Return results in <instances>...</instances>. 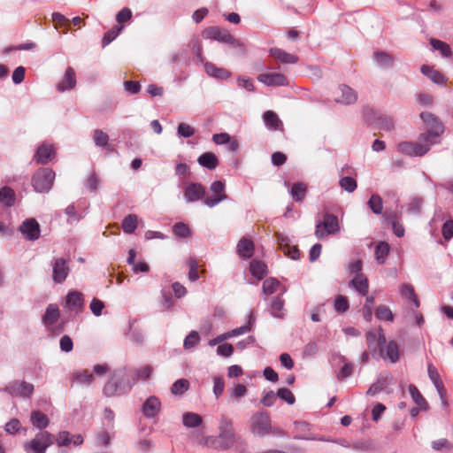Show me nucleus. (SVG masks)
I'll list each match as a JSON object with an SVG mask.
<instances>
[{
  "mask_svg": "<svg viewBox=\"0 0 453 453\" xmlns=\"http://www.w3.org/2000/svg\"><path fill=\"white\" fill-rule=\"evenodd\" d=\"M368 349L374 358L388 359L395 364L400 360L403 351L395 340L387 342L384 329L379 326L365 333Z\"/></svg>",
  "mask_w": 453,
  "mask_h": 453,
  "instance_id": "f257e3e1",
  "label": "nucleus"
},
{
  "mask_svg": "<svg viewBox=\"0 0 453 453\" xmlns=\"http://www.w3.org/2000/svg\"><path fill=\"white\" fill-rule=\"evenodd\" d=\"M363 117L369 125L375 126L378 120H380V116L382 115L381 112L369 107L365 106L363 108Z\"/></svg>",
  "mask_w": 453,
  "mask_h": 453,
  "instance_id": "c03bdc74",
  "label": "nucleus"
},
{
  "mask_svg": "<svg viewBox=\"0 0 453 453\" xmlns=\"http://www.w3.org/2000/svg\"><path fill=\"white\" fill-rule=\"evenodd\" d=\"M409 393L413 400V402L420 407V409H423L424 411H426L428 409V403L426 400L424 398V396L419 392L418 388L414 384H410L408 387Z\"/></svg>",
  "mask_w": 453,
  "mask_h": 453,
  "instance_id": "a19ab883",
  "label": "nucleus"
},
{
  "mask_svg": "<svg viewBox=\"0 0 453 453\" xmlns=\"http://www.w3.org/2000/svg\"><path fill=\"white\" fill-rule=\"evenodd\" d=\"M255 252V243L250 237H242L236 245V254L242 260L251 258Z\"/></svg>",
  "mask_w": 453,
  "mask_h": 453,
  "instance_id": "f3484780",
  "label": "nucleus"
},
{
  "mask_svg": "<svg viewBox=\"0 0 453 453\" xmlns=\"http://www.w3.org/2000/svg\"><path fill=\"white\" fill-rule=\"evenodd\" d=\"M351 449L357 451L368 452L374 449L373 442L372 440H362L354 441Z\"/></svg>",
  "mask_w": 453,
  "mask_h": 453,
  "instance_id": "13d9d810",
  "label": "nucleus"
},
{
  "mask_svg": "<svg viewBox=\"0 0 453 453\" xmlns=\"http://www.w3.org/2000/svg\"><path fill=\"white\" fill-rule=\"evenodd\" d=\"M388 385L387 378L378 379L374 383L368 388L366 394L369 395H376L380 392L383 391Z\"/></svg>",
  "mask_w": 453,
  "mask_h": 453,
  "instance_id": "3c124183",
  "label": "nucleus"
},
{
  "mask_svg": "<svg viewBox=\"0 0 453 453\" xmlns=\"http://www.w3.org/2000/svg\"><path fill=\"white\" fill-rule=\"evenodd\" d=\"M280 282L278 279L270 277L264 280L262 285L263 293L266 296L274 294L280 288Z\"/></svg>",
  "mask_w": 453,
  "mask_h": 453,
  "instance_id": "37998d69",
  "label": "nucleus"
},
{
  "mask_svg": "<svg viewBox=\"0 0 453 453\" xmlns=\"http://www.w3.org/2000/svg\"><path fill=\"white\" fill-rule=\"evenodd\" d=\"M373 59L382 68H391L395 63V58L383 50H375L373 52Z\"/></svg>",
  "mask_w": 453,
  "mask_h": 453,
  "instance_id": "2f4dec72",
  "label": "nucleus"
},
{
  "mask_svg": "<svg viewBox=\"0 0 453 453\" xmlns=\"http://www.w3.org/2000/svg\"><path fill=\"white\" fill-rule=\"evenodd\" d=\"M225 182L222 180H215L211 184L210 189L213 193L212 196L205 197L203 203L209 207H214L221 201L227 198L225 194Z\"/></svg>",
  "mask_w": 453,
  "mask_h": 453,
  "instance_id": "f8f14e48",
  "label": "nucleus"
},
{
  "mask_svg": "<svg viewBox=\"0 0 453 453\" xmlns=\"http://www.w3.org/2000/svg\"><path fill=\"white\" fill-rule=\"evenodd\" d=\"M339 90L342 93V96L340 99H335L337 103L349 105L357 101V93L351 87L346 84H341L339 85Z\"/></svg>",
  "mask_w": 453,
  "mask_h": 453,
  "instance_id": "b1692460",
  "label": "nucleus"
},
{
  "mask_svg": "<svg viewBox=\"0 0 453 453\" xmlns=\"http://www.w3.org/2000/svg\"><path fill=\"white\" fill-rule=\"evenodd\" d=\"M340 187L349 193L354 192L357 188V180L350 176L342 177L339 180Z\"/></svg>",
  "mask_w": 453,
  "mask_h": 453,
  "instance_id": "603ef678",
  "label": "nucleus"
},
{
  "mask_svg": "<svg viewBox=\"0 0 453 453\" xmlns=\"http://www.w3.org/2000/svg\"><path fill=\"white\" fill-rule=\"evenodd\" d=\"M76 83L75 71L72 66H68L62 80L56 85V88L58 92H65L74 88Z\"/></svg>",
  "mask_w": 453,
  "mask_h": 453,
  "instance_id": "6ab92c4d",
  "label": "nucleus"
},
{
  "mask_svg": "<svg viewBox=\"0 0 453 453\" xmlns=\"http://www.w3.org/2000/svg\"><path fill=\"white\" fill-rule=\"evenodd\" d=\"M219 435L228 443L226 446L233 447L234 445L235 434L233 420L225 414H222L219 418Z\"/></svg>",
  "mask_w": 453,
  "mask_h": 453,
  "instance_id": "6e6552de",
  "label": "nucleus"
},
{
  "mask_svg": "<svg viewBox=\"0 0 453 453\" xmlns=\"http://www.w3.org/2000/svg\"><path fill=\"white\" fill-rule=\"evenodd\" d=\"M173 234L178 238H188L192 234L189 226L183 222H177L172 227Z\"/></svg>",
  "mask_w": 453,
  "mask_h": 453,
  "instance_id": "a18cd8bd",
  "label": "nucleus"
},
{
  "mask_svg": "<svg viewBox=\"0 0 453 453\" xmlns=\"http://www.w3.org/2000/svg\"><path fill=\"white\" fill-rule=\"evenodd\" d=\"M390 246L386 242H380L374 250L375 259L380 265H383L386 262L387 257L389 254Z\"/></svg>",
  "mask_w": 453,
  "mask_h": 453,
  "instance_id": "79ce46f5",
  "label": "nucleus"
},
{
  "mask_svg": "<svg viewBox=\"0 0 453 453\" xmlns=\"http://www.w3.org/2000/svg\"><path fill=\"white\" fill-rule=\"evenodd\" d=\"M55 441V436L48 431L37 433L34 439L24 443L26 453H46L47 449Z\"/></svg>",
  "mask_w": 453,
  "mask_h": 453,
  "instance_id": "39448f33",
  "label": "nucleus"
},
{
  "mask_svg": "<svg viewBox=\"0 0 453 453\" xmlns=\"http://www.w3.org/2000/svg\"><path fill=\"white\" fill-rule=\"evenodd\" d=\"M289 192L295 202L302 203L306 197L308 185L303 181L295 182L292 184Z\"/></svg>",
  "mask_w": 453,
  "mask_h": 453,
  "instance_id": "c85d7f7f",
  "label": "nucleus"
},
{
  "mask_svg": "<svg viewBox=\"0 0 453 453\" xmlns=\"http://www.w3.org/2000/svg\"><path fill=\"white\" fill-rule=\"evenodd\" d=\"M65 306L70 311H81L84 308L83 294L77 290L69 291L65 297Z\"/></svg>",
  "mask_w": 453,
  "mask_h": 453,
  "instance_id": "aec40b11",
  "label": "nucleus"
},
{
  "mask_svg": "<svg viewBox=\"0 0 453 453\" xmlns=\"http://www.w3.org/2000/svg\"><path fill=\"white\" fill-rule=\"evenodd\" d=\"M56 156V150L52 144L46 142L41 143L33 156V161L36 165H46Z\"/></svg>",
  "mask_w": 453,
  "mask_h": 453,
  "instance_id": "ddd939ff",
  "label": "nucleus"
},
{
  "mask_svg": "<svg viewBox=\"0 0 453 453\" xmlns=\"http://www.w3.org/2000/svg\"><path fill=\"white\" fill-rule=\"evenodd\" d=\"M429 43L434 50L440 51L441 55L443 58L452 57L453 52L451 50L450 46L447 42L436 38H431L429 40Z\"/></svg>",
  "mask_w": 453,
  "mask_h": 453,
  "instance_id": "58836bf2",
  "label": "nucleus"
},
{
  "mask_svg": "<svg viewBox=\"0 0 453 453\" xmlns=\"http://www.w3.org/2000/svg\"><path fill=\"white\" fill-rule=\"evenodd\" d=\"M187 265L188 266V280L192 282L196 281L199 279L197 261L194 257H189L187 260Z\"/></svg>",
  "mask_w": 453,
  "mask_h": 453,
  "instance_id": "864d4df0",
  "label": "nucleus"
},
{
  "mask_svg": "<svg viewBox=\"0 0 453 453\" xmlns=\"http://www.w3.org/2000/svg\"><path fill=\"white\" fill-rule=\"evenodd\" d=\"M60 317V311L57 304L50 303L47 306L45 313L42 316V323L47 328L56 324Z\"/></svg>",
  "mask_w": 453,
  "mask_h": 453,
  "instance_id": "393cba45",
  "label": "nucleus"
},
{
  "mask_svg": "<svg viewBox=\"0 0 453 453\" xmlns=\"http://www.w3.org/2000/svg\"><path fill=\"white\" fill-rule=\"evenodd\" d=\"M200 342L199 334L196 331H191L184 339L183 346L186 349L196 347Z\"/></svg>",
  "mask_w": 453,
  "mask_h": 453,
  "instance_id": "052dcab7",
  "label": "nucleus"
},
{
  "mask_svg": "<svg viewBox=\"0 0 453 453\" xmlns=\"http://www.w3.org/2000/svg\"><path fill=\"white\" fill-rule=\"evenodd\" d=\"M339 229L338 218L334 214L326 213L323 221L316 226L315 234L318 238H323L326 234H335Z\"/></svg>",
  "mask_w": 453,
  "mask_h": 453,
  "instance_id": "0eeeda50",
  "label": "nucleus"
},
{
  "mask_svg": "<svg viewBox=\"0 0 453 453\" xmlns=\"http://www.w3.org/2000/svg\"><path fill=\"white\" fill-rule=\"evenodd\" d=\"M250 273L258 280H263L268 274L267 265L257 259H253L250 262Z\"/></svg>",
  "mask_w": 453,
  "mask_h": 453,
  "instance_id": "bb28decb",
  "label": "nucleus"
},
{
  "mask_svg": "<svg viewBox=\"0 0 453 453\" xmlns=\"http://www.w3.org/2000/svg\"><path fill=\"white\" fill-rule=\"evenodd\" d=\"M250 430L260 437L271 434V418L266 411H257L251 416Z\"/></svg>",
  "mask_w": 453,
  "mask_h": 453,
  "instance_id": "423d86ee",
  "label": "nucleus"
},
{
  "mask_svg": "<svg viewBox=\"0 0 453 453\" xmlns=\"http://www.w3.org/2000/svg\"><path fill=\"white\" fill-rule=\"evenodd\" d=\"M420 72L434 84L445 85L447 83V78L445 77V75L441 73L440 71L434 69V67L432 65H421Z\"/></svg>",
  "mask_w": 453,
  "mask_h": 453,
  "instance_id": "4be33fe9",
  "label": "nucleus"
},
{
  "mask_svg": "<svg viewBox=\"0 0 453 453\" xmlns=\"http://www.w3.org/2000/svg\"><path fill=\"white\" fill-rule=\"evenodd\" d=\"M419 117L426 127V132L420 134L419 141L430 144L440 143L445 127L439 117L429 111L421 112Z\"/></svg>",
  "mask_w": 453,
  "mask_h": 453,
  "instance_id": "7ed1b4c3",
  "label": "nucleus"
},
{
  "mask_svg": "<svg viewBox=\"0 0 453 453\" xmlns=\"http://www.w3.org/2000/svg\"><path fill=\"white\" fill-rule=\"evenodd\" d=\"M374 127L384 131H391L394 129L395 124L391 117L382 114Z\"/></svg>",
  "mask_w": 453,
  "mask_h": 453,
  "instance_id": "4d7b16f0",
  "label": "nucleus"
},
{
  "mask_svg": "<svg viewBox=\"0 0 453 453\" xmlns=\"http://www.w3.org/2000/svg\"><path fill=\"white\" fill-rule=\"evenodd\" d=\"M433 145L430 142H403L399 143L398 148L403 153L411 157H422L430 150Z\"/></svg>",
  "mask_w": 453,
  "mask_h": 453,
  "instance_id": "1a4fd4ad",
  "label": "nucleus"
},
{
  "mask_svg": "<svg viewBox=\"0 0 453 453\" xmlns=\"http://www.w3.org/2000/svg\"><path fill=\"white\" fill-rule=\"evenodd\" d=\"M56 173L51 168L37 169L31 179V184L35 192L48 193L53 186Z\"/></svg>",
  "mask_w": 453,
  "mask_h": 453,
  "instance_id": "20e7f679",
  "label": "nucleus"
},
{
  "mask_svg": "<svg viewBox=\"0 0 453 453\" xmlns=\"http://www.w3.org/2000/svg\"><path fill=\"white\" fill-rule=\"evenodd\" d=\"M5 391L12 396L30 398L34 392V385L26 381H14L6 386Z\"/></svg>",
  "mask_w": 453,
  "mask_h": 453,
  "instance_id": "2eb2a0df",
  "label": "nucleus"
},
{
  "mask_svg": "<svg viewBox=\"0 0 453 453\" xmlns=\"http://www.w3.org/2000/svg\"><path fill=\"white\" fill-rule=\"evenodd\" d=\"M375 316L380 320L390 321L394 320V314L390 308L387 305L380 304L375 310Z\"/></svg>",
  "mask_w": 453,
  "mask_h": 453,
  "instance_id": "de8ad7c7",
  "label": "nucleus"
},
{
  "mask_svg": "<svg viewBox=\"0 0 453 453\" xmlns=\"http://www.w3.org/2000/svg\"><path fill=\"white\" fill-rule=\"evenodd\" d=\"M73 379L81 384L91 385L95 380L94 375L88 370H82L73 374Z\"/></svg>",
  "mask_w": 453,
  "mask_h": 453,
  "instance_id": "09e8293b",
  "label": "nucleus"
},
{
  "mask_svg": "<svg viewBox=\"0 0 453 453\" xmlns=\"http://www.w3.org/2000/svg\"><path fill=\"white\" fill-rule=\"evenodd\" d=\"M270 57L284 64H296L298 61V57L280 48H271L269 50Z\"/></svg>",
  "mask_w": 453,
  "mask_h": 453,
  "instance_id": "cd10ccee",
  "label": "nucleus"
},
{
  "mask_svg": "<svg viewBox=\"0 0 453 453\" xmlns=\"http://www.w3.org/2000/svg\"><path fill=\"white\" fill-rule=\"evenodd\" d=\"M334 307L336 312L340 314L345 313L349 308L347 296L342 295L337 296L334 299Z\"/></svg>",
  "mask_w": 453,
  "mask_h": 453,
  "instance_id": "5fc2aeb1",
  "label": "nucleus"
},
{
  "mask_svg": "<svg viewBox=\"0 0 453 453\" xmlns=\"http://www.w3.org/2000/svg\"><path fill=\"white\" fill-rule=\"evenodd\" d=\"M423 204V199L418 196H415L411 199L407 205V211L410 214H419L421 211V207Z\"/></svg>",
  "mask_w": 453,
  "mask_h": 453,
  "instance_id": "e2e57ef3",
  "label": "nucleus"
},
{
  "mask_svg": "<svg viewBox=\"0 0 453 453\" xmlns=\"http://www.w3.org/2000/svg\"><path fill=\"white\" fill-rule=\"evenodd\" d=\"M132 19V11L128 7H124L121 9L117 16H116V21L120 26H123L126 22L130 21ZM122 28V27H120Z\"/></svg>",
  "mask_w": 453,
  "mask_h": 453,
  "instance_id": "338daca9",
  "label": "nucleus"
},
{
  "mask_svg": "<svg viewBox=\"0 0 453 453\" xmlns=\"http://www.w3.org/2000/svg\"><path fill=\"white\" fill-rule=\"evenodd\" d=\"M134 381H131V372L127 367L113 370L103 388L105 397L127 395L132 390Z\"/></svg>",
  "mask_w": 453,
  "mask_h": 453,
  "instance_id": "f03ea898",
  "label": "nucleus"
},
{
  "mask_svg": "<svg viewBox=\"0 0 453 453\" xmlns=\"http://www.w3.org/2000/svg\"><path fill=\"white\" fill-rule=\"evenodd\" d=\"M206 188L198 182H191L183 188V196L187 203H194L205 199Z\"/></svg>",
  "mask_w": 453,
  "mask_h": 453,
  "instance_id": "4468645a",
  "label": "nucleus"
},
{
  "mask_svg": "<svg viewBox=\"0 0 453 453\" xmlns=\"http://www.w3.org/2000/svg\"><path fill=\"white\" fill-rule=\"evenodd\" d=\"M441 234L446 241L453 238V219H450L443 223L441 227Z\"/></svg>",
  "mask_w": 453,
  "mask_h": 453,
  "instance_id": "774afa93",
  "label": "nucleus"
},
{
  "mask_svg": "<svg viewBox=\"0 0 453 453\" xmlns=\"http://www.w3.org/2000/svg\"><path fill=\"white\" fill-rule=\"evenodd\" d=\"M16 195L14 190L8 186L0 188V203L5 207H12L15 204Z\"/></svg>",
  "mask_w": 453,
  "mask_h": 453,
  "instance_id": "4c0bfd02",
  "label": "nucleus"
},
{
  "mask_svg": "<svg viewBox=\"0 0 453 453\" xmlns=\"http://www.w3.org/2000/svg\"><path fill=\"white\" fill-rule=\"evenodd\" d=\"M189 388V381L186 379L177 380L171 387L173 395H182Z\"/></svg>",
  "mask_w": 453,
  "mask_h": 453,
  "instance_id": "6e6d98bb",
  "label": "nucleus"
},
{
  "mask_svg": "<svg viewBox=\"0 0 453 453\" xmlns=\"http://www.w3.org/2000/svg\"><path fill=\"white\" fill-rule=\"evenodd\" d=\"M263 119L266 127L270 130L276 131L283 127L282 121L279 116L273 111H266L263 114Z\"/></svg>",
  "mask_w": 453,
  "mask_h": 453,
  "instance_id": "473e14b6",
  "label": "nucleus"
},
{
  "mask_svg": "<svg viewBox=\"0 0 453 453\" xmlns=\"http://www.w3.org/2000/svg\"><path fill=\"white\" fill-rule=\"evenodd\" d=\"M138 218L135 214H128L122 220V229L126 234H133L137 228Z\"/></svg>",
  "mask_w": 453,
  "mask_h": 453,
  "instance_id": "49530a36",
  "label": "nucleus"
},
{
  "mask_svg": "<svg viewBox=\"0 0 453 453\" xmlns=\"http://www.w3.org/2000/svg\"><path fill=\"white\" fill-rule=\"evenodd\" d=\"M121 27L114 26L111 29L104 33L102 39V46L105 47L110 44L119 34Z\"/></svg>",
  "mask_w": 453,
  "mask_h": 453,
  "instance_id": "0e129e2a",
  "label": "nucleus"
},
{
  "mask_svg": "<svg viewBox=\"0 0 453 453\" xmlns=\"http://www.w3.org/2000/svg\"><path fill=\"white\" fill-rule=\"evenodd\" d=\"M257 79L267 87H283L289 84L288 78L280 73H261Z\"/></svg>",
  "mask_w": 453,
  "mask_h": 453,
  "instance_id": "dca6fc26",
  "label": "nucleus"
},
{
  "mask_svg": "<svg viewBox=\"0 0 453 453\" xmlns=\"http://www.w3.org/2000/svg\"><path fill=\"white\" fill-rule=\"evenodd\" d=\"M401 296L406 299L407 302L412 303L416 308L420 306V303L417 294L415 293L414 288L409 283H404L400 287Z\"/></svg>",
  "mask_w": 453,
  "mask_h": 453,
  "instance_id": "72a5a7b5",
  "label": "nucleus"
},
{
  "mask_svg": "<svg viewBox=\"0 0 453 453\" xmlns=\"http://www.w3.org/2000/svg\"><path fill=\"white\" fill-rule=\"evenodd\" d=\"M199 444L208 447V448H213L215 449L219 450H226L232 448L231 446H226L227 443L220 438L219 435L218 436H203L199 440Z\"/></svg>",
  "mask_w": 453,
  "mask_h": 453,
  "instance_id": "a878e982",
  "label": "nucleus"
},
{
  "mask_svg": "<svg viewBox=\"0 0 453 453\" xmlns=\"http://www.w3.org/2000/svg\"><path fill=\"white\" fill-rule=\"evenodd\" d=\"M160 410L161 403L155 395L148 397L142 404V413L148 418H155Z\"/></svg>",
  "mask_w": 453,
  "mask_h": 453,
  "instance_id": "412c9836",
  "label": "nucleus"
},
{
  "mask_svg": "<svg viewBox=\"0 0 453 453\" xmlns=\"http://www.w3.org/2000/svg\"><path fill=\"white\" fill-rule=\"evenodd\" d=\"M52 265V279L57 284H62L67 278L70 268L68 260L63 257L54 258L51 261Z\"/></svg>",
  "mask_w": 453,
  "mask_h": 453,
  "instance_id": "9b49d317",
  "label": "nucleus"
},
{
  "mask_svg": "<svg viewBox=\"0 0 453 453\" xmlns=\"http://www.w3.org/2000/svg\"><path fill=\"white\" fill-rule=\"evenodd\" d=\"M19 229L27 240L35 241L40 237V226L35 219H26Z\"/></svg>",
  "mask_w": 453,
  "mask_h": 453,
  "instance_id": "a211bd4d",
  "label": "nucleus"
},
{
  "mask_svg": "<svg viewBox=\"0 0 453 453\" xmlns=\"http://www.w3.org/2000/svg\"><path fill=\"white\" fill-rule=\"evenodd\" d=\"M30 421L40 430L45 429L50 424L48 416L41 411H33L30 414Z\"/></svg>",
  "mask_w": 453,
  "mask_h": 453,
  "instance_id": "c9c22d12",
  "label": "nucleus"
},
{
  "mask_svg": "<svg viewBox=\"0 0 453 453\" xmlns=\"http://www.w3.org/2000/svg\"><path fill=\"white\" fill-rule=\"evenodd\" d=\"M182 423L188 428H196L202 425L203 418L195 412H185L182 415Z\"/></svg>",
  "mask_w": 453,
  "mask_h": 453,
  "instance_id": "ea45409f",
  "label": "nucleus"
},
{
  "mask_svg": "<svg viewBox=\"0 0 453 453\" xmlns=\"http://www.w3.org/2000/svg\"><path fill=\"white\" fill-rule=\"evenodd\" d=\"M204 71L205 73L219 81L227 80L231 76V72L226 68L218 67L215 64L211 62L204 63Z\"/></svg>",
  "mask_w": 453,
  "mask_h": 453,
  "instance_id": "5701e85b",
  "label": "nucleus"
},
{
  "mask_svg": "<svg viewBox=\"0 0 453 453\" xmlns=\"http://www.w3.org/2000/svg\"><path fill=\"white\" fill-rule=\"evenodd\" d=\"M350 286L354 288L361 296H366L369 290L367 278L363 274H357L351 280Z\"/></svg>",
  "mask_w": 453,
  "mask_h": 453,
  "instance_id": "f704fd0d",
  "label": "nucleus"
},
{
  "mask_svg": "<svg viewBox=\"0 0 453 453\" xmlns=\"http://www.w3.org/2000/svg\"><path fill=\"white\" fill-rule=\"evenodd\" d=\"M202 36L204 39L218 41L220 42L227 43V42H234V36L231 33L225 28L218 26L208 27L202 32Z\"/></svg>",
  "mask_w": 453,
  "mask_h": 453,
  "instance_id": "9d476101",
  "label": "nucleus"
},
{
  "mask_svg": "<svg viewBox=\"0 0 453 453\" xmlns=\"http://www.w3.org/2000/svg\"><path fill=\"white\" fill-rule=\"evenodd\" d=\"M285 305V300L281 296H273L270 303V313L272 316L277 319H284L285 313L283 308Z\"/></svg>",
  "mask_w": 453,
  "mask_h": 453,
  "instance_id": "7c9ffc66",
  "label": "nucleus"
},
{
  "mask_svg": "<svg viewBox=\"0 0 453 453\" xmlns=\"http://www.w3.org/2000/svg\"><path fill=\"white\" fill-rule=\"evenodd\" d=\"M198 164L209 170L216 169L219 165L218 157L213 152H204L197 158Z\"/></svg>",
  "mask_w": 453,
  "mask_h": 453,
  "instance_id": "c756f323",
  "label": "nucleus"
},
{
  "mask_svg": "<svg viewBox=\"0 0 453 453\" xmlns=\"http://www.w3.org/2000/svg\"><path fill=\"white\" fill-rule=\"evenodd\" d=\"M22 429L20 421L13 418L5 424L4 430L9 434H16Z\"/></svg>",
  "mask_w": 453,
  "mask_h": 453,
  "instance_id": "69168bd1",
  "label": "nucleus"
},
{
  "mask_svg": "<svg viewBox=\"0 0 453 453\" xmlns=\"http://www.w3.org/2000/svg\"><path fill=\"white\" fill-rule=\"evenodd\" d=\"M277 397L280 398L283 402L292 405L296 403V397L290 389L287 388H279L277 391Z\"/></svg>",
  "mask_w": 453,
  "mask_h": 453,
  "instance_id": "680f3d73",
  "label": "nucleus"
},
{
  "mask_svg": "<svg viewBox=\"0 0 453 453\" xmlns=\"http://www.w3.org/2000/svg\"><path fill=\"white\" fill-rule=\"evenodd\" d=\"M153 373V367L150 365H145L140 368H136L133 373H131V381H134V385L138 380H147L150 379Z\"/></svg>",
  "mask_w": 453,
  "mask_h": 453,
  "instance_id": "e433bc0d",
  "label": "nucleus"
},
{
  "mask_svg": "<svg viewBox=\"0 0 453 453\" xmlns=\"http://www.w3.org/2000/svg\"><path fill=\"white\" fill-rule=\"evenodd\" d=\"M109 135L100 129H96L93 134V140L96 146L106 147L109 142Z\"/></svg>",
  "mask_w": 453,
  "mask_h": 453,
  "instance_id": "bf43d9fd",
  "label": "nucleus"
},
{
  "mask_svg": "<svg viewBox=\"0 0 453 453\" xmlns=\"http://www.w3.org/2000/svg\"><path fill=\"white\" fill-rule=\"evenodd\" d=\"M368 207L375 214H381L383 211V203L381 197L377 194H372L368 200Z\"/></svg>",
  "mask_w": 453,
  "mask_h": 453,
  "instance_id": "8fccbe9b",
  "label": "nucleus"
}]
</instances>
